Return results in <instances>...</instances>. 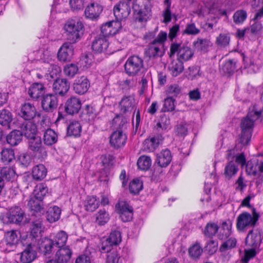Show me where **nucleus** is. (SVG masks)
I'll return each instance as SVG.
<instances>
[{
  "label": "nucleus",
  "instance_id": "nucleus-1",
  "mask_svg": "<svg viewBox=\"0 0 263 263\" xmlns=\"http://www.w3.org/2000/svg\"><path fill=\"white\" fill-rule=\"evenodd\" d=\"M234 151L231 150L228 152L227 159L228 162L226 165L224 174L226 178L230 179L235 176L238 171V167L235 164L237 163L241 167L246 164V157L243 153L234 155Z\"/></svg>",
  "mask_w": 263,
  "mask_h": 263
},
{
  "label": "nucleus",
  "instance_id": "nucleus-2",
  "mask_svg": "<svg viewBox=\"0 0 263 263\" xmlns=\"http://www.w3.org/2000/svg\"><path fill=\"white\" fill-rule=\"evenodd\" d=\"M67 238L68 236L65 232L60 231L53 239H43L40 243L39 249L45 255L49 254L54 247L59 249L66 247Z\"/></svg>",
  "mask_w": 263,
  "mask_h": 263
},
{
  "label": "nucleus",
  "instance_id": "nucleus-3",
  "mask_svg": "<svg viewBox=\"0 0 263 263\" xmlns=\"http://www.w3.org/2000/svg\"><path fill=\"white\" fill-rule=\"evenodd\" d=\"M259 215L254 209L252 213L243 212L237 218L236 228L240 232H246L248 229L254 227L258 220Z\"/></svg>",
  "mask_w": 263,
  "mask_h": 263
},
{
  "label": "nucleus",
  "instance_id": "nucleus-4",
  "mask_svg": "<svg viewBox=\"0 0 263 263\" xmlns=\"http://www.w3.org/2000/svg\"><path fill=\"white\" fill-rule=\"evenodd\" d=\"M67 39L71 43L78 41L83 32V25L80 21L71 20L68 21L64 26Z\"/></svg>",
  "mask_w": 263,
  "mask_h": 263
},
{
  "label": "nucleus",
  "instance_id": "nucleus-5",
  "mask_svg": "<svg viewBox=\"0 0 263 263\" xmlns=\"http://www.w3.org/2000/svg\"><path fill=\"white\" fill-rule=\"evenodd\" d=\"M167 36L166 32H160L145 50V54L149 58L161 56L163 54V43L166 40Z\"/></svg>",
  "mask_w": 263,
  "mask_h": 263
},
{
  "label": "nucleus",
  "instance_id": "nucleus-6",
  "mask_svg": "<svg viewBox=\"0 0 263 263\" xmlns=\"http://www.w3.org/2000/svg\"><path fill=\"white\" fill-rule=\"evenodd\" d=\"M170 52L171 57L177 52L178 59L181 62L190 60L194 54V52L190 47L184 45L176 43L171 45Z\"/></svg>",
  "mask_w": 263,
  "mask_h": 263
},
{
  "label": "nucleus",
  "instance_id": "nucleus-7",
  "mask_svg": "<svg viewBox=\"0 0 263 263\" xmlns=\"http://www.w3.org/2000/svg\"><path fill=\"white\" fill-rule=\"evenodd\" d=\"M143 66L142 59L138 56L129 57L126 62L125 70L129 76H136L142 69Z\"/></svg>",
  "mask_w": 263,
  "mask_h": 263
},
{
  "label": "nucleus",
  "instance_id": "nucleus-8",
  "mask_svg": "<svg viewBox=\"0 0 263 263\" xmlns=\"http://www.w3.org/2000/svg\"><path fill=\"white\" fill-rule=\"evenodd\" d=\"M116 210L120 214V218L123 221H129L132 219L133 210L127 201L120 200L116 205Z\"/></svg>",
  "mask_w": 263,
  "mask_h": 263
},
{
  "label": "nucleus",
  "instance_id": "nucleus-9",
  "mask_svg": "<svg viewBox=\"0 0 263 263\" xmlns=\"http://www.w3.org/2000/svg\"><path fill=\"white\" fill-rule=\"evenodd\" d=\"M24 217V213L23 210L18 206L11 208L6 215L3 218L4 222L15 223L21 222Z\"/></svg>",
  "mask_w": 263,
  "mask_h": 263
},
{
  "label": "nucleus",
  "instance_id": "nucleus-10",
  "mask_svg": "<svg viewBox=\"0 0 263 263\" xmlns=\"http://www.w3.org/2000/svg\"><path fill=\"white\" fill-rule=\"evenodd\" d=\"M130 12V1L124 0L117 4L114 9V13L117 20L120 21L126 18Z\"/></svg>",
  "mask_w": 263,
  "mask_h": 263
},
{
  "label": "nucleus",
  "instance_id": "nucleus-11",
  "mask_svg": "<svg viewBox=\"0 0 263 263\" xmlns=\"http://www.w3.org/2000/svg\"><path fill=\"white\" fill-rule=\"evenodd\" d=\"M18 115L26 120H30L36 116L40 117V114L37 113L34 105L30 103H25L22 105L18 112Z\"/></svg>",
  "mask_w": 263,
  "mask_h": 263
},
{
  "label": "nucleus",
  "instance_id": "nucleus-12",
  "mask_svg": "<svg viewBox=\"0 0 263 263\" xmlns=\"http://www.w3.org/2000/svg\"><path fill=\"white\" fill-rule=\"evenodd\" d=\"M29 139V147L36 156L43 158L46 155V152L42 146L41 138L38 136Z\"/></svg>",
  "mask_w": 263,
  "mask_h": 263
},
{
  "label": "nucleus",
  "instance_id": "nucleus-13",
  "mask_svg": "<svg viewBox=\"0 0 263 263\" xmlns=\"http://www.w3.org/2000/svg\"><path fill=\"white\" fill-rule=\"evenodd\" d=\"M89 87V81L83 76L77 78L73 84V90L76 93L79 95L84 94L87 91Z\"/></svg>",
  "mask_w": 263,
  "mask_h": 263
},
{
  "label": "nucleus",
  "instance_id": "nucleus-14",
  "mask_svg": "<svg viewBox=\"0 0 263 263\" xmlns=\"http://www.w3.org/2000/svg\"><path fill=\"white\" fill-rule=\"evenodd\" d=\"M121 28V24L119 21H111L103 25L101 28V36L107 37L117 33Z\"/></svg>",
  "mask_w": 263,
  "mask_h": 263
},
{
  "label": "nucleus",
  "instance_id": "nucleus-15",
  "mask_svg": "<svg viewBox=\"0 0 263 263\" xmlns=\"http://www.w3.org/2000/svg\"><path fill=\"white\" fill-rule=\"evenodd\" d=\"M28 206L32 212V215L37 214L41 216L44 213V208L42 199L36 198L31 195L28 202Z\"/></svg>",
  "mask_w": 263,
  "mask_h": 263
},
{
  "label": "nucleus",
  "instance_id": "nucleus-16",
  "mask_svg": "<svg viewBox=\"0 0 263 263\" xmlns=\"http://www.w3.org/2000/svg\"><path fill=\"white\" fill-rule=\"evenodd\" d=\"M73 54V46L70 43L63 44L59 50L58 58L62 62L70 60Z\"/></svg>",
  "mask_w": 263,
  "mask_h": 263
},
{
  "label": "nucleus",
  "instance_id": "nucleus-17",
  "mask_svg": "<svg viewBox=\"0 0 263 263\" xmlns=\"http://www.w3.org/2000/svg\"><path fill=\"white\" fill-rule=\"evenodd\" d=\"M102 10V7L98 2H92L86 7L85 14L87 17L95 20L99 16Z\"/></svg>",
  "mask_w": 263,
  "mask_h": 263
},
{
  "label": "nucleus",
  "instance_id": "nucleus-18",
  "mask_svg": "<svg viewBox=\"0 0 263 263\" xmlns=\"http://www.w3.org/2000/svg\"><path fill=\"white\" fill-rule=\"evenodd\" d=\"M58 104V99L55 95L50 93L43 96L42 106L45 110L52 111L57 108Z\"/></svg>",
  "mask_w": 263,
  "mask_h": 263
},
{
  "label": "nucleus",
  "instance_id": "nucleus-19",
  "mask_svg": "<svg viewBox=\"0 0 263 263\" xmlns=\"http://www.w3.org/2000/svg\"><path fill=\"white\" fill-rule=\"evenodd\" d=\"M261 241V234L258 229L250 230L246 238V244L253 248H257Z\"/></svg>",
  "mask_w": 263,
  "mask_h": 263
},
{
  "label": "nucleus",
  "instance_id": "nucleus-20",
  "mask_svg": "<svg viewBox=\"0 0 263 263\" xmlns=\"http://www.w3.org/2000/svg\"><path fill=\"white\" fill-rule=\"evenodd\" d=\"M20 263H30L36 257V252L31 244L28 245L27 248L21 253L17 255Z\"/></svg>",
  "mask_w": 263,
  "mask_h": 263
},
{
  "label": "nucleus",
  "instance_id": "nucleus-21",
  "mask_svg": "<svg viewBox=\"0 0 263 263\" xmlns=\"http://www.w3.org/2000/svg\"><path fill=\"white\" fill-rule=\"evenodd\" d=\"M92 50L97 53H102L106 50L109 46V42L107 37L101 35L96 37L92 43Z\"/></svg>",
  "mask_w": 263,
  "mask_h": 263
},
{
  "label": "nucleus",
  "instance_id": "nucleus-22",
  "mask_svg": "<svg viewBox=\"0 0 263 263\" xmlns=\"http://www.w3.org/2000/svg\"><path fill=\"white\" fill-rule=\"evenodd\" d=\"M127 137L121 130L114 132L110 137V143L115 148H119L126 143Z\"/></svg>",
  "mask_w": 263,
  "mask_h": 263
},
{
  "label": "nucleus",
  "instance_id": "nucleus-23",
  "mask_svg": "<svg viewBox=\"0 0 263 263\" xmlns=\"http://www.w3.org/2000/svg\"><path fill=\"white\" fill-rule=\"evenodd\" d=\"M163 140L161 135H157L155 137L147 138L143 143V149L147 152L153 151Z\"/></svg>",
  "mask_w": 263,
  "mask_h": 263
},
{
  "label": "nucleus",
  "instance_id": "nucleus-24",
  "mask_svg": "<svg viewBox=\"0 0 263 263\" xmlns=\"http://www.w3.org/2000/svg\"><path fill=\"white\" fill-rule=\"evenodd\" d=\"M52 88L56 94L63 96L69 89V84L66 79H58L53 84Z\"/></svg>",
  "mask_w": 263,
  "mask_h": 263
},
{
  "label": "nucleus",
  "instance_id": "nucleus-25",
  "mask_svg": "<svg viewBox=\"0 0 263 263\" xmlns=\"http://www.w3.org/2000/svg\"><path fill=\"white\" fill-rule=\"evenodd\" d=\"M72 251L69 246L59 248L55 253V259L59 263H67L71 257Z\"/></svg>",
  "mask_w": 263,
  "mask_h": 263
},
{
  "label": "nucleus",
  "instance_id": "nucleus-26",
  "mask_svg": "<svg viewBox=\"0 0 263 263\" xmlns=\"http://www.w3.org/2000/svg\"><path fill=\"white\" fill-rule=\"evenodd\" d=\"M81 108V102L76 97L68 99L65 104V110L70 115L78 113Z\"/></svg>",
  "mask_w": 263,
  "mask_h": 263
},
{
  "label": "nucleus",
  "instance_id": "nucleus-27",
  "mask_svg": "<svg viewBox=\"0 0 263 263\" xmlns=\"http://www.w3.org/2000/svg\"><path fill=\"white\" fill-rule=\"evenodd\" d=\"M22 135H24L27 138L35 137L37 133V127L35 124L29 121L24 124L21 127Z\"/></svg>",
  "mask_w": 263,
  "mask_h": 263
},
{
  "label": "nucleus",
  "instance_id": "nucleus-28",
  "mask_svg": "<svg viewBox=\"0 0 263 263\" xmlns=\"http://www.w3.org/2000/svg\"><path fill=\"white\" fill-rule=\"evenodd\" d=\"M121 111L123 113L131 112L135 106V100L132 96H126L120 102Z\"/></svg>",
  "mask_w": 263,
  "mask_h": 263
},
{
  "label": "nucleus",
  "instance_id": "nucleus-29",
  "mask_svg": "<svg viewBox=\"0 0 263 263\" xmlns=\"http://www.w3.org/2000/svg\"><path fill=\"white\" fill-rule=\"evenodd\" d=\"M232 223L231 221L223 222L218 230V237L221 240L227 238L231 234Z\"/></svg>",
  "mask_w": 263,
  "mask_h": 263
},
{
  "label": "nucleus",
  "instance_id": "nucleus-30",
  "mask_svg": "<svg viewBox=\"0 0 263 263\" xmlns=\"http://www.w3.org/2000/svg\"><path fill=\"white\" fill-rule=\"evenodd\" d=\"M171 159L170 151L168 149H165L158 154L156 162L160 167H166L170 163Z\"/></svg>",
  "mask_w": 263,
  "mask_h": 263
},
{
  "label": "nucleus",
  "instance_id": "nucleus-31",
  "mask_svg": "<svg viewBox=\"0 0 263 263\" xmlns=\"http://www.w3.org/2000/svg\"><path fill=\"white\" fill-rule=\"evenodd\" d=\"M45 93V88L41 83H34L29 88L28 93L33 99H38L43 96Z\"/></svg>",
  "mask_w": 263,
  "mask_h": 263
},
{
  "label": "nucleus",
  "instance_id": "nucleus-32",
  "mask_svg": "<svg viewBox=\"0 0 263 263\" xmlns=\"http://www.w3.org/2000/svg\"><path fill=\"white\" fill-rule=\"evenodd\" d=\"M61 214V210L58 206H51L46 212V219L50 223L54 222L59 219Z\"/></svg>",
  "mask_w": 263,
  "mask_h": 263
},
{
  "label": "nucleus",
  "instance_id": "nucleus-33",
  "mask_svg": "<svg viewBox=\"0 0 263 263\" xmlns=\"http://www.w3.org/2000/svg\"><path fill=\"white\" fill-rule=\"evenodd\" d=\"M168 68L172 75L176 77L182 72L184 67L182 62L177 59L173 61L169 64Z\"/></svg>",
  "mask_w": 263,
  "mask_h": 263
},
{
  "label": "nucleus",
  "instance_id": "nucleus-34",
  "mask_svg": "<svg viewBox=\"0 0 263 263\" xmlns=\"http://www.w3.org/2000/svg\"><path fill=\"white\" fill-rule=\"evenodd\" d=\"M32 174L34 179L41 180L46 177L47 175V169L43 164L36 165L33 167Z\"/></svg>",
  "mask_w": 263,
  "mask_h": 263
},
{
  "label": "nucleus",
  "instance_id": "nucleus-35",
  "mask_svg": "<svg viewBox=\"0 0 263 263\" xmlns=\"http://www.w3.org/2000/svg\"><path fill=\"white\" fill-rule=\"evenodd\" d=\"M22 136L20 130H14L7 136V141L11 146H15L21 141Z\"/></svg>",
  "mask_w": 263,
  "mask_h": 263
},
{
  "label": "nucleus",
  "instance_id": "nucleus-36",
  "mask_svg": "<svg viewBox=\"0 0 263 263\" xmlns=\"http://www.w3.org/2000/svg\"><path fill=\"white\" fill-rule=\"evenodd\" d=\"M13 120V115L8 110L3 109L0 110V124L10 128V124Z\"/></svg>",
  "mask_w": 263,
  "mask_h": 263
},
{
  "label": "nucleus",
  "instance_id": "nucleus-37",
  "mask_svg": "<svg viewBox=\"0 0 263 263\" xmlns=\"http://www.w3.org/2000/svg\"><path fill=\"white\" fill-rule=\"evenodd\" d=\"M58 136L51 129H47L44 132L43 140L45 144L51 145L57 141Z\"/></svg>",
  "mask_w": 263,
  "mask_h": 263
},
{
  "label": "nucleus",
  "instance_id": "nucleus-38",
  "mask_svg": "<svg viewBox=\"0 0 263 263\" xmlns=\"http://www.w3.org/2000/svg\"><path fill=\"white\" fill-rule=\"evenodd\" d=\"M18 240V237L16 231L13 230L7 232L6 234L5 245L6 244L8 246L7 248L10 249L9 248L13 247L17 243Z\"/></svg>",
  "mask_w": 263,
  "mask_h": 263
},
{
  "label": "nucleus",
  "instance_id": "nucleus-39",
  "mask_svg": "<svg viewBox=\"0 0 263 263\" xmlns=\"http://www.w3.org/2000/svg\"><path fill=\"white\" fill-rule=\"evenodd\" d=\"M48 192V189L47 185L44 183H40L35 186L31 195L36 198L43 199Z\"/></svg>",
  "mask_w": 263,
  "mask_h": 263
},
{
  "label": "nucleus",
  "instance_id": "nucleus-40",
  "mask_svg": "<svg viewBox=\"0 0 263 263\" xmlns=\"http://www.w3.org/2000/svg\"><path fill=\"white\" fill-rule=\"evenodd\" d=\"M1 175L3 180H13L15 178L16 173L13 168L5 167L1 170Z\"/></svg>",
  "mask_w": 263,
  "mask_h": 263
},
{
  "label": "nucleus",
  "instance_id": "nucleus-41",
  "mask_svg": "<svg viewBox=\"0 0 263 263\" xmlns=\"http://www.w3.org/2000/svg\"><path fill=\"white\" fill-rule=\"evenodd\" d=\"M209 40L203 39H198L194 42V46L195 48L201 52H206L208 47L210 45Z\"/></svg>",
  "mask_w": 263,
  "mask_h": 263
},
{
  "label": "nucleus",
  "instance_id": "nucleus-42",
  "mask_svg": "<svg viewBox=\"0 0 263 263\" xmlns=\"http://www.w3.org/2000/svg\"><path fill=\"white\" fill-rule=\"evenodd\" d=\"M81 132V125L77 121H72L67 128V133L69 136H78Z\"/></svg>",
  "mask_w": 263,
  "mask_h": 263
},
{
  "label": "nucleus",
  "instance_id": "nucleus-43",
  "mask_svg": "<svg viewBox=\"0 0 263 263\" xmlns=\"http://www.w3.org/2000/svg\"><path fill=\"white\" fill-rule=\"evenodd\" d=\"M152 160L149 157L142 156L138 160L137 165L141 170H147L151 166Z\"/></svg>",
  "mask_w": 263,
  "mask_h": 263
},
{
  "label": "nucleus",
  "instance_id": "nucleus-44",
  "mask_svg": "<svg viewBox=\"0 0 263 263\" xmlns=\"http://www.w3.org/2000/svg\"><path fill=\"white\" fill-rule=\"evenodd\" d=\"M99 205V201L94 196L88 197L85 204L86 210L93 212L97 209Z\"/></svg>",
  "mask_w": 263,
  "mask_h": 263
},
{
  "label": "nucleus",
  "instance_id": "nucleus-45",
  "mask_svg": "<svg viewBox=\"0 0 263 263\" xmlns=\"http://www.w3.org/2000/svg\"><path fill=\"white\" fill-rule=\"evenodd\" d=\"M202 251V247L198 242L194 243L189 249L190 256L194 259L198 258L201 255Z\"/></svg>",
  "mask_w": 263,
  "mask_h": 263
},
{
  "label": "nucleus",
  "instance_id": "nucleus-46",
  "mask_svg": "<svg viewBox=\"0 0 263 263\" xmlns=\"http://www.w3.org/2000/svg\"><path fill=\"white\" fill-rule=\"evenodd\" d=\"M96 222L100 225H103L109 219L108 213L104 209L100 210L96 215Z\"/></svg>",
  "mask_w": 263,
  "mask_h": 263
},
{
  "label": "nucleus",
  "instance_id": "nucleus-47",
  "mask_svg": "<svg viewBox=\"0 0 263 263\" xmlns=\"http://www.w3.org/2000/svg\"><path fill=\"white\" fill-rule=\"evenodd\" d=\"M247 17V12L243 10H237L234 13L233 16V21L236 24H242Z\"/></svg>",
  "mask_w": 263,
  "mask_h": 263
},
{
  "label": "nucleus",
  "instance_id": "nucleus-48",
  "mask_svg": "<svg viewBox=\"0 0 263 263\" xmlns=\"http://www.w3.org/2000/svg\"><path fill=\"white\" fill-rule=\"evenodd\" d=\"M175 100L171 97H167L164 100L163 106L162 108V111H172L175 109Z\"/></svg>",
  "mask_w": 263,
  "mask_h": 263
},
{
  "label": "nucleus",
  "instance_id": "nucleus-49",
  "mask_svg": "<svg viewBox=\"0 0 263 263\" xmlns=\"http://www.w3.org/2000/svg\"><path fill=\"white\" fill-rule=\"evenodd\" d=\"M218 227L216 224L213 222L208 223L204 230V234L208 237L214 236L218 232Z\"/></svg>",
  "mask_w": 263,
  "mask_h": 263
},
{
  "label": "nucleus",
  "instance_id": "nucleus-50",
  "mask_svg": "<svg viewBox=\"0 0 263 263\" xmlns=\"http://www.w3.org/2000/svg\"><path fill=\"white\" fill-rule=\"evenodd\" d=\"M1 160L4 162L8 163L14 159L13 151L11 149H3L1 153Z\"/></svg>",
  "mask_w": 263,
  "mask_h": 263
},
{
  "label": "nucleus",
  "instance_id": "nucleus-51",
  "mask_svg": "<svg viewBox=\"0 0 263 263\" xmlns=\"http://www.w3.org/2000/svg\"><path fill=\"white\" fill-rule=\"evenodd\" d=\"M158 129L160 128L162 130H167L170 128V120L168 117L163 115L161 116L160 120L156 124Z\"/></svg>",
  "mask_w": 263,
  "mask_h": 263
},
{
  "label": "nucleus",
  "instance_id": "nucleus-52",
  "mask_svg": "<svg viewBox=\"0 0 263 263\" xmlns=\"http://www.w3.org/2000/svg\"><path fill=\"white\" fill-rule=\"evenodd\" d=\"M142 182L138 179H134L129 184V189L131 193L138 194L142 189Z\"/></svg>",
  "mask_w": 263,
  "mask_h": 263
},
{
  "label": "nucleus",
  "instance_id": "nucleus-53",
  "mask_svg": "<svg viewBox=\"0 0 263 263\" xmlns=\"http://www.w3.org/2000/svg\"><path fill=\"white\" fill-rule=\"evenodd\" d=\"M78 71V67L74 64H68L64 68L65 74L70 78L73 77Z\"/></svg>",
  "mask_w": 263,
  "mask_h": 263
},
{
  "label": "nucleus",
  "instance_id": "nucleus-54",
  "mask_svg": "<svg viewBox=\"0 0 263 263\" xmlns=\"http://www.w3.org/2000/svg\"><path fill=\"white\" fill-rule=\"evenodd\" d=\"M181 93V88L177 84L169 86L166 90L168 97H177Z\"/></svg>",
  "mask_w": 263,
  "mask_h": 263
},
{
  "label": "nucleus",
  "instance_id": "nucleus-55",
  "mask_svg": "<svg viewBox=\"0 0 263 263\" xmlns=\"http://www.w3.org/2000/svg\"><path fill=\"white\" fill-rule=\"evenodd\" d=\"M236 242L237 240L235 238H230L221 245L219 249L220 251L223 252L227 250L234 248L236 246Z\"/></svg>",
  "mask_w": 263,
  "mask_h": 263
},
{
  "label": "nucleus",
  "instance_id": "nucleus-56",
  "mask_svg": "<svg viewBox=\"0 0 263 263\" xmlns=\"http://www.w3.org/2000/svg\"><path fill=\"white\" fill-rule=\"evenodd\" d=\"M251 22H252V24H251L250 27L247 28L249 33L253 34H258L262 29L261 24L254 19Z\"/></svg>",
  "mask_w": 263,
  "mask_h": 263
},
{
  "label": "nucleus",
  "instance_id": "nucleus-57",
  "mask_svg": "<svg viewBox=\"0 0 263 263\" xmlns=\"http://www.w3.org/2000/svg\"><path fill=\"white\" fill-rule=\"evenodd\" d=\"M236 63L232 60L227 61L221 67L223 72L230 73L234 71L236 69Z\"/></svg>",
  "mask_w": 263,
  "mask_h": 263
},
{
  "label": "nucleus",
  "instance_id": "nucleus-58",
  "mask_svg": "<svg viewBox=\"0 0 263 263\" xmlns=\"http://www.w3.org/2000/svg\"><path fill=\"white\" fill-rule=\"evenodd\" d=\"M126 122L127 121L125 118L117 116L112 120V124L114 128L121 129Z\"/></svg>",
  "mask_w": 263,
  "mask_h": 263
},
{
  "label": "nucleus",
  "instance_id": "nucleus-59",
  "mask_svg": "<svg viewBox=\"0 0 263 263\" xmlns=\"http://www.w3.org/2000/svg\"><path fill=\"white\" fill-rule=\"evenodd\" d=\"M108 239L111 245H117L121 241V234L118 231H113L111 232Z\"/></svg>",
  "mask_w": 263,
  "mask_h": 263
},
{
  "label": "nucleus",
  "instance_id": "nucleus-60",
  "mask_svg": "<svg viewBox=\"0 0 263 263\" xmlns=\"http://www.w3.org/2000/svg\"><path fill=\"white\" fill-rule=\"evenodd\" d=\"M230 42V36L227 34H220L217 37L216 43L221 47L227 46Z\"/></svg>",
  "mask_w": 263,
  "mask_h": 263
},
{
  "label": "nucleus",
  "instance_id": "nucleus-61",
  "mask_svg": "<svg viewBox=\"0 0 263 263\" xmlns=\"http://www.w3.org/2000/svg\"><path fill=\"white\" fill-rule=\"evenodd\" d=\"M102 165L105 168L109 167L112 165L114 161L113 157L110 154H105L101 157Z\"/></svg>",
  "mask_w": 263,
  "mask_h": 263
},
{
  "label": "nucleus",
  "instance_id": "nucleus-62",
  "mask_svg": "<svg viewBox=\"0 0 263 263\" xmlns=\"http://www.w3.org/2000/svg\"><path fill=\"white\" fill-rule=\"evenodd\" d=\"M165 4L166 5V8L163 14L164 17L163 22L165 23H167L171 21L172 18V14L170 10L171 0H165Z\"/></svg>",
  "mask_w": 263,
  "mask_h": 263
},
{
  "label": "nucleus",
  "instance_id": "nucleus-63",
  "mask_svg": "<svg viewBox=\"0 0 263 263\" xmlns=\"http://www.w3.org/2000/svg\"><path fill=\"white\" fill-rule=\"evenodd\" d=\"M256 254L255 248H252L251 249L246 250L245 251V256L242 258V261L243 263H248L249 260L253 258Z\"/></svg>",
  "mask_w": 263,
  "mask_h": 263
},
{
  "label": "nucleus",
  "instance_id": "nucleus-64",
  "mask_svg": "<svg viewBox=\"0 0 263 263\" xmlns=\"http://www.w3.org/2000/svg\"><path fill=\"white\" fill-rule=\"evenodd\" d=\"M83 3L84 0L69 1V5L73 11L82 9L83 7Z\"/></svg>",
  "mask_w": 263,
  "mask_h": 263
}]
</instances>
